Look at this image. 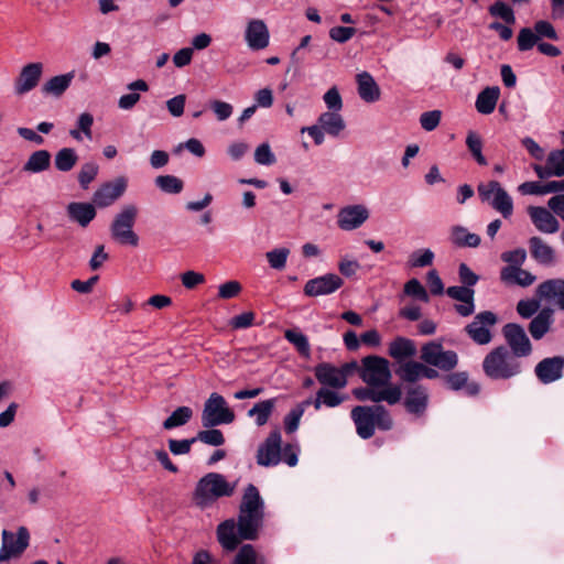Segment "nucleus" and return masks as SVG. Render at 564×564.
I'll list each match as a JSON object with an SVG mask.
<instances>
[{
	"instance_id": "f257e3e1",
	"label": "nucleus",
	"mask_w": 564,
	"mask_h": 564,
	"mask_svg": "<svg viewBox=\"0 0 564 564\" xmlns=\"http://www.w3.org/2000/svg\"><path fill=\"white\" fill-rule=\"evenodd\" d=\"M264 516V502L258 488L249 484L243 491L239 506L238 530L247 541H253L258 538L259 530L262 527Z\"/></svg>"
},
{
	"instance_id": "f03ea898",
	"label": "nucleus",
	"mask_w": 564,
	"mask_h": 564,
	"mask_svg": "<svg viewBox=\"0 0 564 564\" xmlns=\"http://www.w3.org/2000/svg\"><path fill=\"white\" fill-rule=\"evenodd\" d=\"M235 489L236 484H230L224 475L212 471L197 481L193 492V501L198 508L206 509L220 498L231 497Z\"/></svg>"
},
{
	"instance_id": "7ed1b4c3",
	"label": "nucleus",
	"mask_w": 564,
	"mask_h": 564,
	"mask_svg": "<svg viewBox=\"0 0 564 564\" xmlns=\"http://www.w3.org/2000/svg\"><path fill=\"white\" fill-rule=\"evenodd\" d=\"M482 369L490 379L508 380L521 373L522 365L507 347L499 346L484 358Z\"/></svg>"
},
{
	"instance_id": "20e7f679",
	"label": "nucleus",
	"mask_w": 564,
	"mask_h": 564,
	"mask_svg": "<svg viewBox=\"0 0 564 564\" xmlns=\"http://www.w3.org/2000/svg\"><path fill=\"white\" fill-rule=\"evenodd\" d=\"M138 207L129 204L115 216L110 225L111 238L120 245L137 247L139 236L133 231V226L138 217Z\"/></svg>"
},
{
	"instance_id": "39448f33",
	"label": "nucleus",
	"mask_w": 564,
	"mask_h": 564,
	"mask_svg": "<svg viewBox=\"0 0 564 564\" xmlns=\"http://www.w3.org/2000/svg\"><path fill=\"white\" fill-rule=\"evenodd\" d=\"M359 376L368 386H375L383 389L389 387L392 373L389 361L379 356H367L362 358L359 369Z\"/></svg>"
},
{
	"instance_id": "423d86ee",
	"label": "nucleus",
	"mask_w": 564,
	"mask_h": 564,
	"mask_svg": "<svg viewBox=\"0 0 564 564\" xmlns=\"http://www.w3.org/2000/svg\"><path fill=\"white\" fill-rule=\"evenodd\" d=\"M477 192L481 202L490 205L505 218H509L513 213V200L507 191L497 181L480 183Z\"/></svg>"
},
{
	"instance_id": "0eeeda50",
	"label": "nucleus",
	"mask_w": 564,
	"mask_h": 564,
	"mask_svg": "<svg viewBox=\"0 0 564 564\" xmlns=\"http://www.w3.org/2000/svg\"><path fill=\"white\" fill-rule=\"evenodd\" d=\"M235 421L234 411L227 406L223 395L214 392L207 399L202 412V425L215 427L221 424H230Z\"/></svg>"
},
{
	"instance_id": "6e6552de",
	"label": "nucleus",
	"mask_w": 564,
	"mask_h": 564,
	"mask_svg": "<svg viewBox=\"0 0 564 564\" xmlns=\"http://www.w3.org/2000/svg\"><path fill=\"white\" fill-rule=\"evenodd\" d=\"M421 359L433 367L449 371L457 366L458 357L453 350H444L442 345L435 341L425 344L421 349Z\"/></svg>"
},
{
	"instance_id": "1a4fd4ad",
	"label": "nucleus",
	"mask_w": 564,
	"mask_h": 564,
	"mask_svg": "<svg viewBox=\"0 0 564 564\" xmlns=\"http://www.w3.org/2000/svg\"><path fill=\"white\" fill-rule=\"evenodd\" d=\"M541 39L556 41L558 39L554 26L544 20L534 23V26L523 28L518 34V48L520 51L531 50Z\"/></svg>"
},
{
	"instance_id": "9d476101",
	"label": "nucleus",
	"mask_w": 564,
	"mask_h": 564,
	"mask_svg": "<svg viewBox=\"0 0 564 564\" xmlns=\"http://www.w3.org/2000/svg\"><path fill=\"white\" fill-rule=\"evenodd\" d=\"M370 217V210L365 204H349L339 208L336 224L343 231L360 228Z\"/></svg>"
},
{
	"instance_id": "9b49d317",
	"label": "nucleus",
	"mask_w": 564,
	"mask_h": 564,
	"mask_svg": "<svg viewBox=\"0 0 564 564\" xmlns=\"http://www.w3.org/2000/svg\"><path fill=\"white\" fill-rule=\"evenodd\" d=\"M282 460V435L275 427L257 451V464L264 467L276 466Z\"/></svg>"
},
{
	"instance_id": "f8f14e48",
	"label": "nucleus",
	"mask_w": 564,
	"mask_h": 564,
	"mask_svg": "<svg viewBox=\"0 0 564 564\" xmlns=\"http://www.w3.org/2000/svg\"><path fill=\"white\" fill-rule=\"evenodd\" d=\"M352 394L359 401H371L379 403L386 401L388 404H397L402 397V391L399 386H389L383 389L375 386H366L352 390Z\"/></svg>"
},
{
	"instance_id": "ddd939ff",
	"label": "nucleus",
	"mask_w": 564,
	"mask_h": 564,
	"mask_svg": "<svg viewBox=\"0 0 564 564\" xmlns=\"http://www.w3.org/2000/svg\"><path fill=\"white\" fill-rule=\"evenodd\" d=\"M497 323V316L489 311L481 312L466 326L469 337L478 345H487L491 341L490 328Z\"/></svg>"
},
{
	"instance_id": "4468645a",
	"label": "nucleus",
	"mask_w": 564,
	"mask_h": 564,
	"mask_svg": "<svg viewBox=\"0 0 564 564\" xmlns=\"http://www.w3.org/2000/svg\"><path fill=\"white\" fill-rule=\"evenodd\" d=\"M502 333L513 356L520 359L531 354L532 345L522 326L510 323L505 325Z\"/></svg>"
},
{
	"instance_id": "2eb2a0df",
	"label": "nucleus",
	"mask_w": 564,
	"mask_h": 564,
	"mask_svg": "<svg viewBox=\"0 0 564 564\" xmlns=\"http://www.w3.org/2000/svg\"><path fill=\"white\" fill-rule=\"evenodd\" d=\"M14 534L8 530L2 531V545L0 549V563L11 557L20 556L29 546L30 533L25 527H20L17 532L15 544H11Z\"/></svg>"
},
{
	"instance_id": "dca6fc26",
	"label": "nucleus",
	"mask_w": 564,
	"mask_h": 564,
	"mask_svg": "<svg viewBox=\"0 0 564 564\" xmlns=\"http://www.w3.org/2000/svg\"><path fill=\"white\" fill-rule=\"evenodd\" d=\"M42 74L43 64L40 62L23 66L20 74L14 79V94L17 96H23L33 90L39 85Z\"/></svg>"
},
{
	"instance_id": "f3484780",
	"label": "nucleus",
	"mask_w": 564,
	"mask_h": 564,
	"mask_svg": "<svg viewBox=\"0 0 564 564\" xmlns=\"http://www.w3.org/2000/svg\"><path fill=\"white\" fill-rule=\"evenodd\" d=\"M535 296L564 311V279H550L540 283L535 290Z\"/></svg>"
},
{
	"instance_id": "a211bd4d",
	"label": "nucleus",
	"mask_w": 564,
	"mask_h": 564,
	"mask_svg": "<svg viewBox=\"0 0 564 564\" xmlns=\"http://www.w3.org/2000/svg\"><path fill=\"white\" fill-rule=\"evenodd\" d=\"M344 284L343 279L335 273H327L306 282L304 293L308 296L328 295Z\"/></svg>"
},
{
	"instance_id": "6ab92c4d",
	"label": "nucleus",
	"mask_w": 564,
	"mask_h": 564,
	"mask_svg": "<svg viewBox=\"0 0 564 564\" xmlns=\"http://www.w3.org/2000/svg\"><path fill=\"white\" fill-rule=\"evenodd\" d=\"M127 188V181L124 177H118L113 182L104 183L93 196V202L98 207H108L117 200Z\"/></svg>"
},
{
	"instance_id": "aec40b11",
	"label": "nucleus",
	"mask_w": 564,
	"mask_h": 564,
	"mask_svg": "<svg viewBox=\"0 0 564 564\" xmlns=\"http://www.w3.org/2000/svg\"><path fill=\"white\" fill-rule=\"evenodd\" d=\"M563 369L564 358L556 356L541 360L535 366L534 372L542 383L547 384L561 379L563 376Z\"/></svg>"
},
{
	"instance_id": "412c9836",
	"label": "nucleus",
	"mask_w": 564,
	"mask_h": 564,
	"mask_svg": "<svg viewBox=\"0 0 564 564\" xmlns=\"http://www.w3.org/2000/svg\"><path fill=\"white\" fill-rule=\"evenodd\" d=\"M217 540L226 551H235L241 541L246 540L240 535L238 521L229 519L221 522L217 528Z\"/></svg>"
},
{
	"instance_id": "4be33fe9",
	"label": "nucleus",
	"mask_w": 564,
	"mask_h": 564,
	"mask_svg": "<svg viewBox=\"0 0 564 564\" xmlns=\"http://www.w3.org/2000/svg\"><path fill=\"white\" fill-rule=\"evenodd\" d=\"M351 419L356 425L357 434L361 438H370L375 433V422L370 406H355L351 410Z\"/></svg>"
},
{
	"instance_id": "5701e85b",
	"label": "nucleus",
	"mask_w": 564,
	"mask_h": 564,
	"mask_svg": "<svg viewBox=\"0 0 564 564\" xmlns=\"http://www.w3.org/2000/svg\"><path fill=\"white\" fill-rule=\"evenodd\" d=\"M528 214L538 230L544 234H554L558 230L557 219L544 207L530 206Z\"/></svg>"
},
{
	"instance_id": "b1692460",
	"label": "nucleus",
	"mask_w": 564,
	"mask_h": 564,
	"mask_svg": "<svg viewBox=\"0 0 564 564\" xmlns=\"http://www.w3.org/2000/svg\"><path fill=\"white\" fill-rule=\"evenodd\" d=\"M245 39L252 50H262L269 44V31L261 20H251L246 29Z\"/></svg>"
},
{
	"instance_id": "393cba45",
	"label": "nucleus",
	"mask_w": 564,
	"mask_h": 564,
	"mask_svg": "<svg viewBox=\"0 0 564 564\" xmlns=\"http://www.w3.org/2000/svg\"><path fill=\"white\" fill-rule=\"evenodd\" d=\"M356 82L358 95L364 101L372 104L380 99V87L370 73L361 72L357 74Z\"/></svg>"
},
{
	"instance_id": "a878e982",
	"label": "nucleus",
	"mask_w": 564,
	"mask_h": 564,
	"mask_svg": "<svg viewBox=\"0 0 564 564\" xmlns=\"http://www.w3.org/2000/svg\"><path fill=\"white\" fill-rule=\"evenodd\" d=\"M66 210L68 218L83 228H86L97 215L95 206L90 203L73 202L67 205Z\"/></svg>"
},
{
	"instance_id": "bb28decb",
	"label": "nucleus",
	"mask_w": 564,
	"mask_h": 564,
	"mask_svg": "<svg viewBox=\"0 0 564 564\" xmlns=\"http://www.w3.org/2000/svg\"><path fill=\"white\" fill-rule=\"evenodd\" d=\"M315 376L324 386L344 388L347 384V379H345L343 371L329 364L318 365L315 368Z\"/></svg>"
},
{
	"instance_id": "cd10ccee",
	"label": "nucleus",
	"mask_w": 564,
	"mask_h": 564,
	"mask_svg": "<svg viewBox=\"0 0 564 564\" xmlns=\"http://www.w3.org/2000/svg\"><path fill=\"white\" fill-rule=\"evenodd\" d=\"M429 402L427 391L422 386L411 387L406 391L404 405L406 410L415 415H421L426 410Z\"/></svg>"
},
{
	"instance_id": "c85d7f7f",
	"label": "nucleus",
	"mask_w": 564,
	"mask_h": 564,
	"mask_svg": "<svg viewBox=\"0 0 564 564\" xmlns=\"http://www.w3.org/2000/svg\"><path fill=\"white\" fill-rule=\"evenodd\" d=\"M554 311L550 307L541 310L529 324V332L535 339H542L551 329L554 322Z\"/></svg>"
},
{
	"instance_id": "c756f323",
	"label": "nucleus",
	"mask_w": 564,
	"mask_h": 564,
	"mask_svg": "<svg viewBox=\"0 0 564 564\" xmlns=\"http://www.w3.org/2000/svg\"><path fill=\"white\" fill-rule=\"evenodd\" d=\"M500 279L505 284L528 288L536 281L531 272L520 268H502Z\"/></svg>"
},
{
	"instance_id": "7c9ffc66",
	"label": "nucleus",
	"mask_w": 564,
	"mask_h": 564,
	"mask_svg": "<svg viewBox=\"0 0 564 564\" xmlns=\"http://www.w3.org/2000/svg\"><path fill=\"white\" fill-rule=\"evenodd\" d=\"M317 123L329 137L337 138L346 128V122L337 111L322 112L317 118Z\"/></svg>"
},
{
	"instance_id": "2f4dec72",
	"label": "nucleus",
	"mask_w": 564,
	"mask_h": 564,
	"mask_svg": "<svg viewBox=\"0 0 564 564\" xmlns=\"http://www.w3.org/2000/svg\"><path fill=\"white\" fill-rule=\"evenodd\" d=\"M532 258L542 265H551L555 260V251L542 238L532 237L529 240Z\"/></svg>"
},
{
	"instance_id": "473e14b6",
	"label": "nucleus",
	"mask_w": 564,
	"mask_h": 564,
	"mask_svg": "<svg viewBox=\"0 0 564 564\" xmlns=\"http://www.w3.org/2000/svg\"><path fill=\"white\" fill-rule=\"evenodd\" d=\"M449 240L458 248H477L481 242L477 234L469 232L466 227L460 225L451 228Z\"/></svg>"
},
{
	"instance_id": "72a5a7b5",
	"label": "nucleus",
	"mask_w": 564,
	"mask_h": 564,
	"mask_svg": "<svg viewBox=\"0 0 564 564\" xmlns=\"http://www.w3.org/2000/svg\"><path fill=\"white\" fill-rule=\"evenodd\" d=\"M500 96V89L497 86L487 87L481 90L475 102L477 111L481 115H490L494 112Z\"/></svg>"
},
{
	"instance_id": "f704fd0d",
	"label": "nucleus",
	"mask_w": 564,
	"mask_h": 564,
	"mask_svg": "<svg viewBox=\"0 0 564 564\" xmlns=\"http://www.w3.org/2000/svg\"><path fill=\"white\" fill-rule=\"evenodd\" d=\"M388 352L393 359L402 361L416 355V346L413 340L400 336L389 344Z\"/></svg>"
},
{
	"instance_id": "c9c22d12",
	"label": "nucleus",
	"mask_w": 564,
	"mask_h": 564,
	"mask_svg": "<svg viewBox=\"0 0 564 564\" xmlns=\"http://www.w3.org/2000/svg\"><path fill=\"white\" fill-rule=\"evenodd\" d=\"M74 77V72L54 76L42 86V93L54 97H61L68 89Z\"/></svg>"
},
{
	"instance_id": "e433bc0d",
	"label": "nucleus",
	"mask_w": 564,
	"mask_h": 564,
	"mask_svg": "<svg viewBox=\"0 0 564 564\" xmlns=\"http://www.w3.org/2000/svg\"><path fill=\"white\" fill-rule=\"evenodd\" d=\"M446 384L452 390H460L465 389V393L467 395H477L480 391V386L475 382H468V376L466 372H454L447 376L446 378Z\"/></svg>"
},
{
	"instance_id": "4c0bfd02",
	"label": "nucleus",
	"mask_w": 564,
	"mask_h": 564,
	"mask_svg": "<svg viewBox=\"0 0 564 564\" xmlns=\"http://www.w3.org/2000/svg\"><path fill=\"white\" fill-rule=\"evenodd\" d=\"M51 153L47 150H37L33 152L25 164L23 171L29 173H41L51 166Z\"/></svg>"
},
{
	"instance_id": "58836bf2",
	"label": "nucleus",
	"mask_w": 564,
	"mask_h": 564,
	"mask_svg": "<svg viewBox=\"0 0 564 564\" xmlns=\"http://www.w3.org/2000/svg\"><path fill=\"white\" fill-rule=\"evenodd\" d=\"M274 399H268L256 403L247 413L249 417H256V424L258 426L264 425L274 409Z\"/></svg>"
},
{
	"instance_id": "ea45409f",
	"label": "nucleus",
	"mask_w": 564,
	"mask_h": 564,
	"mask_svg": "<svg viewBox=\"0 0 564 564\" xmlns=\"http://www.w3.org/2000/svg\"><path fill=\"white\" fill-rule=\"evenodd\" d=\"M424 365L417 361L402 362L397 369V375L401 380L406 382H415L422 378Z\"/></svg>"
},
{
	"instance_id": "a19ab883",
	"label": "nucleus",
	"mask_w": 564,
	"mask_h": 564,
	"mask_svg": "<svg viewBox=\"0 0 564 564\" xmlns=\"http://www.w3.org/2000/svg\"><path fill=\"white\" fill-rule=\"evenodd\" d=\"M78 155L73 148H63L55 154L54 164L61 172L70 171L77 163Z\"/></svg>"
},
{
	"instance_id": "79ce46f5",
	"label": "nucleus",
	"mask_w": 564,
	"mask_h": 564,
	"mask_svg": "<svg viewBox=\"0 0 564 564\" xmlns=\"http://www.w3.org/2000/svg\"><path fill=\"white\" fill-rule=\"evenodd\" d=\"M193 416V410L189 406H180L163 421V429L172 430L185 425Z\"/></svg>"
},
{
	"instance_id": "37998d69",
	"label": "nucleus",
	"mask_w": 564,
	"mask_h": 564,
	"mask_svg": "<svg viewBox=\"0 0 564 564\" xmlns=\"http://www.w3.org/2000/svg\"><path fill=\"white\" fill-rule=\"evenodd\" d=\"M155 186L166 194H180L184 188V182L174 175H159L154 180Z\"/></svg>"
},
{
	"instance_id": "c03bdc74",
	"label": "nucleus",
	"mask_w": 564,
	"mask_h": 564,
	"mask_svg": "<svg viewBox=\"0 0 564 564\" xmlns=\"http://www.w3.org/2000/svg\"><path fill=\"white\" fill-rule=\"evenodd\" d=\"M284 337L297 349L301 356L310 357L311 347L308 339L300 329L284 330Z\"/></svg>"
},
{
	"instance_id": "a18cd8bd",
	"label": "nucleus",
	"mask_w": 564,
	"mask_h": 564,
	"mask_svg": "<svg viewBox=\"0 0 564 564\" xmlns=\"http://www.w3.org/2000/svg\"><path fill=\"white\" fill-rule=\"evenodd\" d=\"M206 430L199 431L195 441H199L210 446H221L225 444V436L220 430L213 427H205Z\"/></svg>"
},
{
	"instance_id": "49530a36",
	"label": "nucleus",
	"mask_w": 564,
	"mask_h": 564,
	"mask_svg": "<svg viewBox=\"0 0 564 564\" xmlns=\"http://www.w3.org/2000/svg\"><path fill=\"white\" fill-rule=\"evenodd\" d=\"M311 403L306 400L293 408L284 420V429L288 433H293L299 429L300 420L304 414L305 408Z\"/></svg>"
},
{
	"instance_id": "de8ad7c7",
	"label": "nucleus",
	"mask_w": 564,
	"mask_h": 564,
	"mask_svg": "<svg viewBox=\"0 0 564 564\" xmlns=\"http://www.w3.org/2000/svg\"><path fill=\"white\" fill-rule=\"evenodd\" d=\"M466 144L477 163L480 165H487V160L481 152L482 141L479 134L475 131H469L466 138Z\"/></svg>"
},
{
	"instance_id": "09e8293b",
	"label": "nucleus",
	"mask_w": 564,
	"mask_h": 564,
	"mask_svg": "<svg viewBox=\"0 0 564 564\" xmlns=\"http://www.w3.org/2000/svg\"><path fill=\"white\" fill-rule=\"evenodd\" d=\"M99 166L95 162H86L78 172V183L83 189H87L89 184L96 178Z\"/></svg>"
},
{
	"instance_id": "8fccbe9b",
	"label": "nucleus",
	"mask_w": 564,
	"mask_h": 564,
	"mask_svg": "<svg viewBox=\"0 0 564 564\" xmlns=\"http://www.w3.org/2000/svg\"><path fill=\"white\" fill-rule=\"evenodd\" d=\"M542 300L538 296L535 299L521 300L517 304V312L523 318H530L541 310Z\"/></svg>"
},
{
	"instance_id": "3c124183",
	"label": "nucleus",
	"mask_w": 564,
	"mask_h": 564,
	"mask_svg": "<svg viewBox=\"0 0 564 564\" xmlns=\"http://www.w3.org/2000/svg\"><path fill=\"white\" fill-rule=\"evenodd\" d=\"M344 398L340 397L337 392L327 390V389H321L317 392L316 400L314 402V406L316 410H318L323 404L334 408L339 405L343 402Z\"/></svg>"
},
{
	"instance_id": "603ef678",
	"label": "nucleus",
	"mask_w": 564,
	"mask_h": 564,
	"mask_svg": "<svg viewBox=\"0 0 564 564\" xmlns=\"http://www.w3.org/2000/svg\"><path fill=\"white\" fill-rule=\"evenodd\" d=\"M434 260V252L431 249H419L411 253L409 264L412 268H424L431 265Z\"/></svg>"
},
{
	"instance_id": "864d4df0",
	"label": "nucleus",
	"mask_w": 564,
	"mask_h": 564,
	"mask_svg": "<svg viewBox=\"0 0 564 564\" xmlns=\"http://www.w3.org/2000/svg\"><path fill=\"white\" fill-rule=\"evenodd\" d=\"M372 417L375 422V427L377 426L380 430L388 431L392 427V419L389 412L382 405H371Z\"/></svg>"
},
{
	"instance_id": "5fc2aeb1",
	"label": "nucleus",
	"mask_w": 564,
	"mask_h": 564,
	"mask_svg": "<svg viewBox=\"0 0 564 564\" xmlns=\"http://www.w3.org/2000/svg\"><path fill=\"white\" fill-rule=\"evenodd\" d=\"M501 260L507 263L505 268H520L527 260V251L518 248L502 252Z\"/></svg>"
},
{
	"instance_id": "6e6d98bb",
	"label": "nucleus",
	"mask_w": 564,
	"mask_h": 564,
	"mask_svg": "<svg viewBox=\"0 0 564 564\" xmlns=\"http://www.w3.org/2000/svg\"><path fill=\"white\" fill-rule=\"evenodd\" d=\"M323 101L326 105L328 111H337L340 112L344 102L340 96V93L336 86L330 87L324 95Z\"/></svg>"
},
{
	"instance_id": "4d7b16f0",
	"label": "nucleus",
	"mask_w": 564,
	"mask_h": 564,
	"mask_svg": "<svg viewBox=\"0 0 564 564\" xmlns=\"http://www.w3.org/2000/svg\"><path fill=\"white\" fill-rule=\"evenodd\" d=\"M546 162L554 176L564 175V149L550 152Z\"/></svg>"
},
{
	"instance_id": "13d9d810",
	"label": "nucleus",
	"mask_w": 564,
	"mask_h": 564,
	"mask_svg": "<svg viewBox=\"0 0 564 564\" xmlns=\"http://www.w3.org/2000/svg\"><path fill=\"white\" fill-rule=\"evenodd\" d=\"M489 13L494 17L501 18L506 23H513L516 20L512 9L502 1L495 2L489 8Z\"/></svg>"
},
{
	"instance_id": "bf43d9fd",
	"label": "nucleus",
	"mask_w": 564,
	"mask_h": 564,
	"mask_svg": "<svg viewBox=\"0 0 564 564\" xmlns=\"http://www.w3.org/2000/svg\"><path fill=\"white\" fill-rule=\"evenodd\" d=\"M404 293L420 301L427 302L429 294L421 282L416 279L409 280L404 285Z\"/></svg>"
},
{
	"instance_id": "052dcab7",
	"label": "nucleus",
	"mask_w": 564,
	"mask_h": 564,
	"mask_svg": "<svg viewBox=\"0 0 564 564\" xmlns=\"http://www.w3.org/2000/svg\"><path fill=\"white\" fill-rule=\"evenodd\" d=\"M254 161L260 165H272L276 162L274 153L268 143L260 144L254 151Z\"/></svg>"
},
{
	"instance_id": "680f3d73",
	"label": "nucleus",
	"mask_w": 564,
	"mask_h": 564,
	"mask_svg": "<svg viewBox=\"0 0 564 564\" xmlns=\"http://www.w3.org/2000/svg\"><path fill=\"white\" fill-rule=\"evenodd\" d=\"M231 564H257V553L251 544H245L236 554Z\"/></svg>"
},
{
	"instance_id": "e2e57ef3",
	"label": "nucleus",
	"mask_w": 564,
	"mask_h": 564,
	"mask_svg": "<svg viewBox=\"0 0 564 564\" xmlns=\"http://www.w3.org/2000/svg\"><path fill=\"white\" fill-rule=\"evenodd\" d=\"M442 118V112L440 110H432L423 112L420 116V124L425 131H433L435 130Z\"/></svg>"
},
{
	"instance_id": "0e129e2a",
	"label": "nucleus",
	"mask_w": 564,
	"mask_h": 564,
	"mask_svg": "<svg viewBox=\"0 0 564 564\" xmlns=\"http://www.w3.org/2000/svg\"><path fill=\"white\" fill-rule=\"evenodd\" d=\"M446 293L449 297L458 302H466L468 300H473L475 296V291L466 285L449 286L446 290Z\"/></svg>"
},
{
	"instance_id": "69168bd1",
	"label": "nucleus",
	"mask_w": 564,
	"mask_h": 564,
	"mask_svg": "<svg viewBox=\"0 0 564 564\" xmlns=\"http://www.w3.org/2000/svg\"><path fill=\"white\" fill-rule=\"evenodd\" d=\"M196 443L195 437L189 440H169V448L174 455H185L191 452L192 445Z\"/></svg>"
},
{
	"instance_id": "338daca9",
	"label": "nucleus",
	"mask_w": 564,
	"mask_h": 564,
	"mask_svg": "<svg viewBox=\"0 0 564 564\" xmlns=\"http://www.w3.org/2000/svg\"><path fill=\"white\" fill-rule=\"evenodd\" d=\"M356 33L354 28L349 26H335L329 31V36L333 41L338 43H345L350 40Z\"/></svg>"
},
{
	"instance_id": "774afa93",
	"label": "nucleus",
	"mask_w": 564,
	"mask_h": 564,
	"mask_svg": "<svg viewBox=\"0 0 564 564\" xmlns=\"http://www.w3.org/2000/svg\"><path fill=\"white\" fill-rule=\"evenodd\" d=\"M210 108L220 121L227 120L232 113V106L221 100H213Z\"/></svg>"
}]
</instances>
